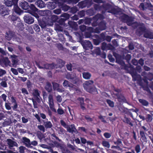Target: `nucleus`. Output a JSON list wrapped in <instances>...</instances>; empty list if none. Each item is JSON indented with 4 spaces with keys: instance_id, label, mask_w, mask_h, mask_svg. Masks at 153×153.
<instances>
[{
    "instance_id": "nucleus-1",
    "label": "nucleus",
    "mask_w": 153,
    "mask_h": 153,
    "mask_svg": "<svg viewBox=\"0 0 153 153\" xmlns=\"http://www.w3.org/2000/svg\"><path fill=\"white\" fill-rule=\"evenodd\" d=\"M94 82L93 80H89L85 81L83 84L84 88L87 91L93 94L96 91V87L93 85Z\"/></svg>"
},
{
    "instance_id": "nucleus-2",
    "label": "nucleus",
    "mask_w": 153,
    "mask_h": 153,
    "mask_svg": "<svg viewBox=\"0 0 153 153\" xmlns=\"http://www.w3.org/2000/svg\"><path fill=\"white\" fill-rule=\"evenodd\" d=\"M148 131V129L144 126H142L140 130L139 134L140 136V141L143 143L147 142V138L146 135L147 134L146 132Z\"/></svg>"
},
{
    "instance_id": "nucleus-3",
    "label": "nucleus",
    "mask_w": 153,
    "mask_h": 153,
    "mask_svg": "<svg viewBox=\"0 0 153 153\" xmlns=\"http://www.w3.org/2000/svg\"><path fill=\"white\" fill-rule=\"evenodd\" d=\"M93 2H96V0H84L79 2L77 5L82 9L86 7L89 8L93 4Z\"/></svg>"
},
{
    "instance_id": "nucleus-4",
    "label": "nucleus",
    "mask_w": 153,
    "mask_h": 153,
    "mask_svg": "<svg viewBox=\"0 0 153 153\" xmlns=\"http://www.w3.org/2000/svg\"><path fill=\"white\" fill-rule=\"evenodd\" d=\"M79 41L80 42L83 48L85 50L92 49L93 48L92 45L90 41L84 40L82 39L81 36H80Z\"/></svg>"
},
{
    "instance_id": "nucleus-5",
    "label": "nucleus",
    "mask_w": 153,
    "mask_h": 153,
    "mask_svg": "<svg viewBox=\"0 0 153 153\" xmlns=\"http://www.w3.org/2000/svg\"><path fill=\"white\" fill-rule=\"evenodd\" d=\"M131 74L134 81H137V82L140 86H143V83L142 77L140 74H137L136 71H133L131 72Z\"/></svg>"
},
{
    "instance_id": "nucleus-6",
    "label": "nucleus",
    "mask_w": 153,
    "mask_h": 153,
    "mask_svg": "<svg viewBox=\"0 0 153 153\" xmlns=\"http://www.w3.org/2000/svg\"><path fill=\"white\" fill-rule=\"evenodd\" d=\"M27 11L28 13L35 17L36 19H37L39 18V16L37 13L38 12V9L34 4H30L28 9L27 10Z\"/></svg>"
},
{
    "instance_id": "nucleus-7",
    "label": "nucleus",
    "mask_w": 153,
    "mask_h": 153,
    "mask_svg": "<svg viewBox=\"0 0 153 153\" xmlns=\"http://www.w3.org/2000/svg\"><path fill=\"white\" fill-rule=\"evenodd\" d=\"M113 7V5L109 3L104 4L101 6H99L96 4V10L99 8L100 10L102 9L103 10H102V13H104L106 11L111 10Z\"/></svg>"
},
{
    "instance_id": "nucleus-8",
    "label": "nucleus",
    "mask_w": 153,
    "mask_h": 153,
    "mask_svg": "<svg viewBox=\"0 0 153 153\" xmlns=\"http://www.w3.org/2000/svg\"><path fill=\"white\" fill-rule=\"evenodd\" d=\"M52 1H49L48 2L47 6L50 10H53L55 8L57 5L60 6L61 3L59 0H52Z\"/></svg>"
},
{
    "instance_id": "nucleus-9",
    "label": "nucleus",
    "mask_w": 153,
    "mask_h": 153,
    "mask_svg": "<svg viewBox=\"0 0 153 153\" xmlns=\"http://www.w3.org/2000/svg\"><path fill=\"white\" fill-rule=\"evenodd\" d=\"M10 10L9 8L4 5L0 7V14L2 16H5L9 14Z\"/></svg>"
},
{
    "instance_id": "nucleus-10",
    "label": "nucleus",
    "mask_w": 153,
    "mask_h": 153,
    "mask_svg": "<svg viewBox=\"0 0 153 153\" xmlns=\"http://www.w3.org/2000/svg\"><path fill=\"white\" fill-rule=\"evenodd\" d=\"M23 18L25 22L28 24H32L34 22V18L32 17L31 14H25Z\"/></svg>"
},
{
    "instance_id": "nucleus-11",
    "label": "nucleus",
    "mask_w": 153,
    "mask_h": 153,
    "mask_svg": "<svg viewBox=\"0 0 153 153\" xmlns=\"http://www.w3.org/2000/svg\"><path fill=\"white\" fill-rule=\"evenodd\" d=\"M87 30V31L85 32L84 33V36L86 38H89L92 37V33H96V29H94L92 27H88Z\"/></svg>"
},
{
    "instance_id": "nucleus-12",
    "label": "nucleus",
    "mask_w": 153,
    "mask_h": 153,
    "mask_svg": "<svg viewBox=\"0 0 153 153\" xmlns=\"http://www.w3.org/2000/svg\"><path fill=\"white\" fill-rule=\"evenodd\" d=\"M48 104L51 110L54 112H56V110L54 107V104L53 96L50 94L48 97Z\"/></svg>"
},
{
    "instance_id": "nucleus-13",
    "label": "nucleus",
    "mask_w": 153,
    "mask_h": 153,
    "mask_svg": "<svg viewBox=\"0 0 153 153\" xmlns=\"http://www.w3.org/2000/svg\"><path fill=\"white\" fill-rule=\"evenodd\" d=\"M113 56L115 58L117 63L121 65L125 64V62L123 60L122 57L120 55L116 53H114Z\"/></svg>"
},
{
    "instance_id": "nucleus-14",
    "label": "nucleus",
    "mask_w": 153,
    "mask_h": 153,
    "mask_svg": "<svg viewBox=\"0 0 153 153\" xmlns=\"http://www.w3.org/2000/svg\"><path fill=\"white\" fill-rule=\"evenodd\" d=\"M114 47L111 44H107L105 42H103L102 43L101 48L103 51L112 50Z\"/></svg>"
},
{
    "instance_id": "nucleus-15",
    "label": "nucleus",
    "mask_w": 153,
    "mask_h": 153,
    "mask_svg": "<svg viewBox=\"0 0 153 153\" xmlns=\"http://www.w3.org/2000/svg\"><path fill=\"white\" fill-rule=\"evenodd\" d=\"M123 19L126 21L127 25L130 26L133 24V19L131 17L129 16L128 15L125 14L123 16Z\"/></svg>"
},
{
    "instance_id": "nucleus-16",
    "label": "nucleus",
    "mask_w": 153,
    "mask_h": 153,
    "mask_svg": "<svg viewBox=\"0 0 153 153\" xmlns=\"http://www.w3.org/2000/svg\"><path fill=\"white\" fill-rule=\"evenodd\" d=\"M66 129L67 131L70 133L72 134L75 133L76 134L78 132L75 125L73 124H71V125H68Z\"/></svg>"
},
{
    "instance_id": "nucleus-17",
    "label": "nucleus",
    "mask_w": 153,
    "mask_h": 153,
    "mask_svg": "<svg viewBox=\"0 0 153 153\" xmlns=\"http://www.w3.org/2000/svg\"><path fill=\"white\" fill-rule=\"evenodd\" d=\"M4 3L5 5L9 7L13 6L15 4L18 3V0H4Z\"/></svg>"
},
{
    "instance_id": "nucleus-18",
    "label": "nucleus",
    "mask_w": 153,
    "mask_h": 153,
    "mask_svg": "<svg viewBox=\"0 0 153 153\" xmlns=\"http://www.w3.org/2000/svg\"><path fill=\"white\" fill-rule=\"evenodd\" d=\"M107 12L114 15H118L121 12V9L119 7H114L113 6L111 10L107 11Z\"/></svg>"
},
{
    "instance_id": "nucleus-19",
    "label": "nucleus",
    "mask_w": 153,
    "mask_h": 153,
    "mask_svg": "<svg viewBox=\"0 0 153 153\" xmlns=\"http://www.w3.org/2000/svg\"><path fill=\"white\" fill-rule=\"evenodd\" d=\"M115 95L117 97V100L119 102H126V100L125 97L121 94L117 93Z\"/></svg>"
},
{
    "instance_id": "nucleus-20",
    "label": "nucleus",
    "mask_w": 153,
    "mask_h": 153,
    "mask_svg": "<svg viewBox=\"0 0 153 153\" xmlns=\"http://www.w3.org/2000/svg\"><path fill=\"white\" fill-rule=\"evenodd\" d=\"M105 33H101L100 36L96 35V45H98L101 41L105 40Z\"/></svg>"
},
{
    "instance_id": "nucleus-21",
    "label": "nucleus",
    "mask_w": 153,
    "mask_h": 153,
    "mask_svg": "<svg viewBox=\"0 0 153 153\" xmlns=\"http://www.w3.org/2000/svg\"><path fill=\"white\" fill-rule=\"evenodd\" d=\"M19 6L21 8L25 10H27L28 9L29 5L26 1H19Z\"/></svg>"
},
{
    "instance_id": "nucleus-22",
    "label": "nucleus",
    "mask_w": 153,
    "mask_h": 153,
    "mask_svg": "<svg viewBox=\"0 0 153 153\" xmlns=\"http://www.w3.org/2000/svg\"><path fill=\"white\" fill-rule=\"evenodd\" d=\"M8 18L9 19L11 22H13L12 23L13 25L18 22V21L20 20V18L17 16H14L13 15H10L9 16Z\"/></svg>"
},
{
    "instance_id": "nucleus-23",
    "label": "nucleus",
    "mask_w": 153,
    "mask_h": 153,
    "mask_svg": "<svg viewBox=\"0 0 153 153\" xmlns=\"http://www.w3.org/2000/svg\"><path fill=\"white\" fill-rule=\"evenodd\" d=\"M22 141L23 144L27 148H31L32 146H30V140L25 137H23L22 138Z\"/></svg>"
},
{
    "instance_id": "nucleus-24",
    "label": "nucleus",
    "mask_w": 153,
    "mask_h": 153,
    "mask_svg": "<svg viewBox=\"0 0 153 153\" xmlns=\"http://www.w3.org/2000/svg\"><path fill=\"white\" fill-rule=\"evenodd\" d=\"M152 5L150 3H142L140 4L139 7L140 8L142 9L143 10L147 9L150 7H152Z\"/></svg>"
},
{
    "instance_id": "nucleus-25",
    "label": "nucleus",
    "mask_w": 153,
    "mask_h": 153,
    "mask_svg": "<svg viewBox=\"0 0 153 153\" xmlns=\"http://www.w3.org/2000/svg\"><path fill=\"white\" fill-rule=\"evenodd\" d=\"M57 64H56V68H62L65 64V62L60 59H58L56 60Z\"/></svg>"
},
{
    "instance_id": "nucleus-26",
    "label": "nucleus",
    "mask_w": 153,
    "mask_h": 153,
    "mask_svg": "<svg viewBox=\"0 0 153 153\" xmlns=\"http://www.w3.org/2000/svg\"><path fill=\"white\" fill-rule=\"evenodd\" d=\"M13 12L19 15H20L23 12L22 10L18 6V3L15 4L13 6Z\"/></svg>"
},
{
    "instance_id": "nucleus-27",
    "label": "nucleus",
    "mask_w": 153,
    "mask_h": 153,
    "mask_svg": "<svg viewBox=\"0 0 153 153\" xmlns=\"http://www.w3.org/2000/svg\"><path fill=\"white\" fill-rule=\"evenodd\" d=\"M63 86L65 87H69L70 89H73L75 88L74 85L67 80H65L62 83Z\"/></svg>"
},
{
    "instance_id": "nucleus-28",
    "label": "nucleus",
    "mask_w": 153,
    "mask_h": 153,
    "mask_svg": "<svg viewBox=\"0 0 153 153\" xmlns=\"http://www.w3.org/2000/svg\"><path fill=\"white\" fill-rule=\"evenodd\" d=\"M143 36L145 38L153 39V33L148 30L144 33Z\"/></svg>"
},
{
    "instance_id": "nucleus-29",
    "label": "nucleus",
    "mask_w": 153,
    "mask_h": 153,
    "mask_svg": "<svg viewBox=\"0 0 153 153\" xmlns=\"http://www.w3.org/2000/svg\"><path fill=\"white\" fill-rule=\"evenodd\" d=\"M7 144L10 148L13 147L14 146H17L18 144L16 142L13 141L10 139H7Z\"/></svg>"
},
{
    "instance_id": "nucleus-30",
    "label": "nucleus",
    "mask_w": 153,
    "mask_h": 153,
    "mask_svg": "<svg viewBox=\"0 0 153 153\" xmlns=\"http://www.w3.org/2000/svg\"><path fill=\"white\" fill-rule=\"evenodd\" d=\"M137 30L140 33L142 32L144 33H145L147 30L146 28L145 24L143 23H141L139 24V27Z\"/></svg>"
},
{
    "instance_id": "nucleus-31",
    "label": "nucleus",
    "mask_w": 153,
    "mask_h": 153,
    "mask_svg": "<svg viewBox=\"0 0 153 153\" xmlns=\"http://www.w3.org/2000/svg\"><path fill=\"white\" fill-rule=\"evenodd\" d=\"M45 69H53L56 67V64L54 63L51 64L46 63L44 64Z\"/></svg>"
},
{
    "instance_id": "nucleus-32",
    "label": "nucleus",
    "mask_w": 153,
    "mask_h": 153,
    "mask_svg": "<svg viewBox=\"0 0 153 153\" xmlns=\"http://www.w3.org/2000/svg\"><path fill=\"white\" fill-rule=\"evenodd\" d=\"M100 55V57L103 59H105L106 57V54L105 52L101 53L99 48L96 47V55Z\"/></svg>"
},
{
    "instance_id": "nucleus-33",
    "label": "nucleus",
    "mask_w": 153,
    "mask_h": 153,
    "mask_svg": "<svg viewBox=\"0 0 153 153\" xmlns=\"http://www.w3.org/2000/svg\"><path fill=\"white\" fill-rule=\"evenodd\" d=\"M11 62L12 63V66L16 67L18 62L17 59V56L15 55H13L11 56Z\"/></svg>"
},
{
    "instance_id": "nucleus-34",
    "label": "nucleus",
    "mask_w": 153,
    "mask_h": 153,
    "mask_svg": "<svg viewBox=\"0 0 153 153\" xmlns=\"http://www.w3.org/2000/svg\"><path fill=\"white\" fill-rule=\"evenodd\" d=\"M36 5L38 7L43 8L45 7V2L42 0H37L35 2Z\"/></svg>"
},
{
    "instance_id": "nucleus-35",
    "label": "nucleus",
    "mask_w": 153,
    "mask_h": 153,
    "mask_svg": "<svg viewBox=\"0 0 153 153\" xmlns=\"http://www.w3.org/2000/svg\"><path fill=\"white\" fill-rule=\"evenodd\" d=\"M39 24L42 28H45L48 24L47 22L46 21L45 19L44 18V17L42 20L39 22Z\"/></svg>"
},
{
    "instance_id": "nucleus-36",
    "label": "nucleus",
    "mask_w": 153,
    "mask_h": 153,
    "mask_svg": "<svg viewBox=\"0 0 153 153\" xmlns=\"http://www.w3.org/2000/svg\"><path fill=\"white\" fill-rule=\"evenodd\" d=\"M99 29L100 30H105L106 28V23L104 21L100 22L99 24Z\"/></svg>"
},
{
    "instance_id": "nucleus-37",
    "label": "nucleus",
    "mask_w": 153,
    "mask_h": 153,
    "mask_svg": "<svg viewBox=\"0 0 153 153\" xmlns=\"http://www.w3.org/2000/svg\"><path fill=\"white\" fill-rule=\"evenodd\" d=\"M62 10L64 12L67 11L70 8V7L67 5L61 3V4L59 6Z\"/></svg>"
},
{
    "instance_id": "nucleus-38",
    "label": "nucleus",
    "mask_w": 153,
    "mask_h": 153,
    "mask_svg": "<svg viewBox=\"0 0 153 153\" xmlns=\"http://www.w3.org/2000/svg\"><path fill=\"white\" fill-rule=\"evenodd\" d=\"M16 27H18L19 29H22L24 28L23 27L24 25L21 22V20L20 19V21H18V22H17L15 25H14Z\"/></svg>"
},
{
    "instance_id": "nucleus-39",
    "label": "nucleus",
    "mask_w": 153,
    "mask_h": 153,
    "mask_svg": "<svg viewBox=\"0 0 153 153\" xmlns=\"http://www.w3.org/2000/svg\"><path fill=\"white\" fill-rule=\"evenodd\" d=\"M82 76L83 78L88 79H90L91 76V74L89 72H83L82 73Z\"/></svg>"
},
{
    "instance_id": "nucleus-40",
    "label": "nucleus",
    "mask_w": 153,
    "mask_h": 153,
    "mask_svg": "<svg viewBox=\"0 0 153 153\" xmlns=\"http://www.w3.org/2000/svg\"><path fill=\"white\" fill-rule=\"evenodd\" d=\"M44 124L45 127L46 128H51L53 126L52 124L50 121L46 122H44Z\"/></svg>"
},
{
    "instance_id": "nucleus-41",
    "label": "nucleus",
    "mask_w": 153,
    "mask_h": 153,
    "mask_svg": "<svg viewBox=\"0 0 153 153\" xmlns=\"http://www.w3.org/2000/svg\"><path fill=\"white\" fill-rule=\"evenodd\" d=\"M45 88L46 90L48 92H51L52 90V87L51 84L50 83H48Z\"/></svg>"
},
{
    "instance_id": "nucleus-42",
    "label": "nucleus",
    "mask_w": 153,
    "mask_h": 153,
    "mask_svg": "<svg viewBox=\"0 0 153 153\" xmlns=\"http://www.w3.org/2000/svg\"><path fill=\"white\" fill-rule=\"evenodd\" d=\"M123 122L129 124L131 126H133V124L131 122V119L125 116L123 120Z\"/></svg>"
},
{
    "instance_id": "nucleus-43",
    "label": "nucleus",
    "mask_w": 153,
    "mask_h": 153,
    "mask_svg": "<svg viewBox=\"0 0 153 153\" xmlns=\"http://www.w3.org/2000/svg\"><path fill=\"white\" fill-rule=\"evenodd\" d=\"M105 18L103 15L99 13H97L96 14V26H97V21L100 19V20H102Z\"/></svg>"
},
{
    "instance_id": "nucleus-44",
    "label": "nucleus",
    "mask_w": 153,
    "mask_h": 153,
    "mask_svg": "<svg viewBox=\"0 0 153 153\" xmlns=\"http://www.w3.org/2000/svg\"><path fill=\"white\" fill-rule=\"evenodd\" d=\"M138 101L143 106H147L149 104V102L145 100L140 99Z\"/></svg>"
},
{
    "instance_id": "nucleus-45",
    "label": "nucleus",
    "mask_w": 153,
    "mask_h": 153,
    "mask_svg": "<svg viewBox=\"0 0 153 153\" xmlns=\"http://www.w3.org/2000/svg\"><path fill=\"white\" fill-rule=\"evenodd\" d=\"M78 9L76 7H74L71 8L70 7L69 12L72 14H74L77 12Z\"/></svg>"
},
{
    "instance_id": "nucleus-46",
    "label": "nucleus",
    "mask_w": 153,
    "mask_h": 153,
    "mask_svg": "<svg viewBox=\"0 0 153 153\" xmlns=\"http://www.w3.org/2000/svg\"><path fill=\"white\" fill-rule=\"evenodd\" d=\"M145 120L148 122H150L152 120V116L150 114H147L146 116Z\"/></svg>"
},
{
    "instance_id": "nucleus-47",
    "label": "nucleus",
    "mask_w": 153,
    "mask_h": 153,
    "mask_svg": "<svg viewBox=\"0 0 153 153\" xmlns=\"http://www.w3.org/2000/svg\"><path fill=\"white\" fill-rule=\"evenodd\" d=\"M40 92L38 89H35L33 93V95L37 98L39 99L38 97L40 96Z\"/></svg>"
},
{
    "instance_id": "nucleus-48",
    "label": "nucleus",
    "mask_w": 153,
    "mask_h": 153,
    "mask_svg": "<svg viewBox=\"0 0 153 153\" xmlns=\"http://www.w3.org/2000/svg\"><path fill=\"white\" fill-rule=\"evenodd\" d=\"M102 144L103 146L108 148H109L110 147V144L107 141L105 140L103 141H102Z\"/></svg>"
},
{
    "instance_id": "nucleus-49",
    "label": "nucleus",
    "mask_w": 153,
    "mask_h": 153,
    "mask_svg": "<svg viewBox=\"0 0 153 153\" xmlns=\"http://www.w3.org/2000/svg\"><path fill=\"white\" fill-rule=\"evenodd\" d=\"M58 16L56 15H52L51 17V21L52 23L55 22L58 19Z\"/></svg>"
},
{
    "instance_id": "nucleus-50",
    "label": "nucleus",
    "mask_w": 153,
    "mask_h": 153,
    "mask_svg": "<svg viewBox=\"0 0 153 153\" xmlns=\"http://www.w3.org/2000/svg\"><path fill=\"white\" fill-rule=\"evenodd\" d=\"M114 143L117 146H121L122 145V140L119 138H118L116 141L114 142Z\"/></svg>"
},
{
    "instance_id": "nucleus-51",
    "label": "nucleus",
    "mask_w": 153,
    "mask_h": 153,
    "mask_svg": "<svg viewBox=\"0 0 153 153\" xmlns=\"http://www.w3.org/2000/svg\"><path fill=\"white\" fill-rule=\"evenodd\" d=\"M92 20V19L91 18H86L84 20V24L90 25Z\"/></svg>"
},
{
    "instance_id": "nucleus-52",
    "label": "nucleus",
    "mask_w": 153,
    "mask_h": 153,
    "mask_svg": "<svg viewBox=\"0 0 153 153\" xmlns=\"http://www.w3.org/2000/svg\"><path fill=\"white\" fill-rule=\"evenodd\" d=\"M106 102L109 106L112 108L114 107V103L113 101L109 99H107L106 100Z\"/></svg>"
},
{
    "instance_id": "nucleus-53",
    "label": "nucleus",
    "mask_w": 153,
    "mask_h": 153,
    "mask_svg": "<svg viewBox=\"0 0 153 153\" xmlns=\"http://www.w3.org/2000/svg\"><path fill=\"white\" fill-rule=\"evenodd\" d=\"M135 150L136 153H139L140 152L141 149L139 144H137L134 148Z\"/></svg>"
},
{
    "instance_id": "nucleus-54",
    "label": "nucleus",
    "mask_w": 153,
    "mask_h": 153,
    "mask_svg": "<svg viewBox=\"0 0 153 153\" xmlns=\"http://www.w3.org/2000/svg\"><path fill=\"white\" fill-rule=\"evenodd\" d=\"M27 88L29 91L31 90V88L32 87V83L30 82V80H27Z\"/></svg>"
},
{
    "instance_id": "nucleus-55",
    "label": "nucleus",
    "mask_w": 153,
    "mask_h": 153,
    "mask_svg": "<svg viewBox=\"0 0 153 153\" xmlns=\"http://www.w3.org/2000/svg\"><path fill=\"white\" fill-rule=\"evenodd\" d=\"M148 80L151 81L153 79V74L151 72H149L147 76Z\"/></svg>"
},
{
    "instance_id": "nucleus-56",
    "label": "nucleus",
    "mask_w": 153,
    "mask_h": 153,
    "mask_svg": "<svg viewBox=\"0 0 153 153\" xmlns=\"http://www.w3.org/2000/svg\"><path fill=\"white\" fill-rule=\"evenodd\" d=\"M33 28L36 32H39L40 31V28L37 24H34L33 26Z\"/></svg>"
},
{
    "instance_id": "nucleus-57",
    "label": "nucleus",
    "mask_w": 153,
    "mask_h": 153,
    "mask_svg": "<svg viewBox=\"0 0 153 153\" xmlns=\"http://www.w3.org/2000/svg\"><path fill=\"white\" fill-rule=\"evenodd\" d=\"M53 85V89L54 90H56L59 87V84L56 82H52Z\"/></svg>"
},
{
    "instance_id": "nucleus-58",
    "label": "nucleus",
    "mask_w": 153,
    "mask_h": 153,
    "mask_svg": "<svg viewBox=\"0 0 153 153\" xmlns=\"http://www.w3.org/2000/svg\"><path fill=\"white\" fill-rule=\"evenodd\" d=\"M65 21L66 19L61 18L59 20L58 23L60 25H64L65 24Z\"/></svg>"
},
{
    "instance_id": "nucleus-59",
    "label": "nucleus",
    "mask_w": 153,
    "mask_h": 153,
    "mask_svg": "<svg viewBox=\"0 0 153 153\" xmlns=\"http://www.w3.org/2000/svg\"><path fill=\"white\" fill-rule=\"evenodd\" d=\"M131 57V54H128L126 55L125 57V59L126 60V62L128 63H129Z\"/></svg>"
},
{
    "instance_id": "nucleus-60",
    "label": "nucleus",
    "mask_w": 153,
    "mask_h": 153,
    "mask_svg": "<svg viewBox=\"0 0 153 153\" xmlns=\"http://www.w3.org/2000/svg\"><path fill=\"white\" fill-rule=\"evenodd\" d=\"M53 13L55 14L59 15L61 13V9H57L53 10Z\"/></svg>"
},
{
    "instance_id": "nucleus-61",
    "label": "nucleus",
    "mask_w": 153,
    "mask_h": 153,
    "mask_svg": "<svg viewBox=\"0 0 153 153\" xmlns=\"http://www.w3.org/2000/svg\"><path fill=\"white\" fill-rule=\"evenodd\" d=\"M60 123L61 125L63 126L64 128H66L68 125L65 122L62 120H60Z\"/></svg>"
},
{
    "instance_id": "nucleus-62",
    "label": "nucleus",
    "mask_w": 153,
    "mask_h": 153,
    "mask_svg": "<svg viewBox=\"0 0 153 153\" xmlns=\"http://www.w3.org/2000/svg\"><path fill=\"white\" fill-rule=\"evenodd\" d=\"M78 15L79 18L84 16L85 15V12L83 10H82L78 13Z\"/></svg>"
},
{
    "instance_id": "nucleus-63",
    "label": "nucleus",
    "mask_w": 153,
    "mask_h": 153,
    "mask_svg": "<svg viewBox=\"0 0 153 153\" xmlns=\"http://www.w3.org/2000/svg\"><path fill=\"white\" fill-rule=\"evenodd\" d=\"M108 58L111 62H114L115 60L113 57L112 55L111 54H109L108 55Z\"/></svg>"
},
{
    "instance_id": "nucleus-64",
    "label": "nucleus",
    "mask_w": 153,
    "mask_h": 153,
    "mask_svg": "<svg viewBox=\"0 0 153 153\" xmlns=\"http://www.w3.org/2000/svg\"><path fill=\"white\" fill-rule=\"evenodd\" d=\"M79 29L82 32H84L87 29L86 26L84 25H81L79 26Z\"/></svg>"
}]
</instances>
